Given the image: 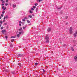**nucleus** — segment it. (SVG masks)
<instances>
[{"label":"nucleus","mask_w":77,"mask_h":77,"mask_svg":"<svg viewBox=\"0 0 77 77\" xmlns=\"http://www.w3.org/2000/svg\"><path fill=\"white\" fill-rule=\"evenodd\" d=\"M63 45L64 47H65V44H64Z\"/></svg>","instance_id":"603ef678"},{"label":"nucleus","mask_w":77,"mask_h":77,"mask_svg":"<svg viewBox=\"0 0 77 77\" xmlns=\"http://www.w3.org/2000/svg\"><path fill=\"white\" fill-rule=\"evenodd\" d=\"M77 31H76L75 32V33L73 34L74 38H76V36H77Z\"/></svg>","instance_id":"20e7f679"},{"label":"nucleus","mask_w":77,"mask_h":77,"mask_svg":"<svg viewBox=\"0 0 77 77\" xmlns=\"http://www.w3.org/2000/svg\"><path fill=\"white\" fill-rule=\"evenodd\" d=\"M44 77H45V75H44Z\"/></svg>","instance_id":"13d9d810"},{"label":"nucleus","mask_w":77,"mask_h":77,"mask_svg":"<svg viewBox=\"0 0 77 77\" xmlns=\"http://www.w3.org/2000/svg\"><path fill=\"white\" fill-rule=\"evenodd\" d=\"M29 13L30 14H32V13H33V11H29Z\"/></svg>","instance_id":"a211bd4d"},{"label":"nucleus","mask_w":77,"mask_h":77,"mask_svg":"<svg viewBox=\"0 0 77 77\" xmlns=\"http://www.w3.org/2000/svg\"><path fill=\"white\" fill-rule=\"evenodd\" d=\"M68 18V16H66V19H67V18Z\"/></svg>","instance_id":"5701e85b"},{"label":"nucleus","mask_w":77,"mask_h":77,"mask_svg":"<svg viewBox=\"0 0 77 77\" xmlns=\"http://www.w3.org/2000/svg\"><path fill=\"white\" fill-rule=\"evenodd\" d=\"M28 17H29L30 18H32V16L30 15H29Z\"/></svg>","instance_id":"9b49d317"},{"label":"nucleus","mask_w":77,"mask_h":77,"mask_svg":"<svg viewBox=\"0 0 77 77\" xmlns=\"http://www.w3.org/2000/svg\"><path fill=\"white\" fill-rule=\"evenodd\" d=\"M16 4H13V7L14 8H15L16 7Z\"/></svg>","instance_id":"0eeeda50"},{"label":"nucleus","mask_w":77,"mask_h":77,"mask_svg":"<svg viewBox=\"0 0 77 77\" xmlns=\"http://www.w3.org/2000/svg\"><path fill=\"white\" fill-rule=\"evenodd\" d=\"M21 32H19V35H21Z\"/></svg>","instance_id":"7c9ffc66"},{"label":"nucleus","mask_w":77,"mask_h":77,"mask_svg":"<svg viewBox=\"0 0 77 77\" xmlns=\"http://www.w3.org/2000/svg\"><path fill=\"white\" fill-rule=\"evenodd\" d=\"M19 26H21V24H19Z\"/></svg>","instance_id":"79ce46f5"},{"label":"nucleus","mask_w":77,"mask_h":77,"mask_svg":"<svg viewBox=\"0 0 77 77\" xmlns=\"http://www.w3.org/2000/svg\"><path fill=\"white\" fill-rule=\"evenodd\" d=\"M4 0H1V2H3V1Z\"/></svg>","instance_id":"864d4df0"},{"label":"nucleus","mask_w":77,"mask_h":77,"mask_svg":"<svg viewBox=\"0 0 77 77\" xmlns=\"http://www.w3.org/2000/svg\"><path fill=\"white\" fill-rule=\"evenodd\" d=\"M17 37L18 38H19L20 37V34H18L17 35Z\"/></svg>","instance_id":"412c9836"},{"label":"nucleus","mask_w":77,"mask_h":77,"mask_svg":"<svg viewBox=\"0 0 77 77\" xmlns=\"http://www.w3.org/2000/svg\"><path fill=\"white\" fill-rule=\"evenodd\" d=\"M43 72H45V70H44V69H43Z\"/></svg>","instance_id":"ea45409f"},{"label":"nucleus","mask_w":77,"mask_h":77,"mask_svg":"<svg viewBox=\"0 0 77 77\" xmlns=\"http://www.w3.org/2000/svg\"><path fill=\"white\" fill-rule=\"evenodd\" d=\"M17 55L18 57H23L24 56V55L19 53H17Z\"/></svg>","instance_id":"f03ea898"},{"label":"nucleus","mask_w":77,"mask_h":77,"mask_svg":"<svg viewBox=\"0 0 77 77\" xmlns=\"http://www.w3.org/2000/svg\"><path fill=\"white\" fill-rule=\"evenodd\" d=\"M5 6H8V4L6 3L5 4Z\"/></svg>","instance_id":"c756f323"},{"label":"nucleus","mask_w":77,"mask_h":77,"mask_svg":"<svg viewBox=\"0 0 77 77\" xmlns=\"http://www.w3.org/2000/svg\"><path fill=\"white\" fill-rule=\"evenodd\" d=\"M10 46L11 47H13V45H12V44H11V45H10Z\"/></svg>","instance_id":"dca6fc26"},{"label":"nucleus","mask_w":77,"mask_h":77,"mask_svg":"<svg viewBox=\"0 0 77 77\" xmlns=\"http://www.w3.org/2000/svg\"><path fill=\"white\" fill-rule=\"evenodd\" d=\"M8 0H6V3H8Z\"/></svg>","instance_id":"37998d69"},{"label":"nucleus","mask_w":77,"mask_h":77,"mask_svg":"<svg viewBox=\"0 0 77 77\" xmlns=\"http://www.w3.org/2000/svg\"><path fill=\"white\" fill-rule=\"evenodd\" d=\"M25 20H26V19H22V21H23L25 22Z\"/></svg>","instance_id":"bb28decb"},{"label":"nucleus","mask_w":77,"mask_h":77,"mask_svg":"<svg viewBox=\"0 0 77 77\" xmlns=\"http://www.w3.org/2000/svg\"><path fill=\"white\" fill-rule=\"evenodd\" d=\"M39 2H41V0H38Z\"/></svg>","instance_id":"de8ad7c7"},{"label":"nucleus","mask_w":77,"mask_h":77,"mask_svg":"<svg viewBox=\"0 0 77 77\" xmlns=\"http://www.w3.org/2000/svg\"><path fill=\"white\" fill-rule=\"evenodd\" d=\"M32 16H35V14H32Z\"/></svg>","instance_id":"a19ab883"},{"label":"nucleus","mask_w":77,"mask_h":77,"mask_svg":"<svg viewBox=\"0 0 77 77\" xmlns=\"http://www.w3.org/2000/svg\"><path fill=\"white\" fill-rule=\"evenodd\" d=\"M5 38L6 39H8V37L7 36H5Z\"/></svg>","instance_id":"cd10ccee"},{"label":"nucleus","mask_w":77,"mask_h":77,"mask_svg":"<svg viewBox=\"0 0 77 77\" xmlns=\"http://www.w3.org/2000/svg\"><path fill=\"white\" fill-rule=\"evenodd\" d=\"M27 21L28 23H30V21H29V20H27Z\"/></svg>","instance_id":"4468645a"},{"label":"nucleus","mask_w":77,"mask_h":77,"mask_svg":"<svg viewBox=\"0 0 77 77\" xmlns=\"http://www.w3.org/2000/svg\"><path fill=\"white\" fill-rule=\"evenodd\" d=\"M36 55H38V54L36 53Z\"/></svg>","instance_id":"6e6d98bb"},{"label":"nucleus","mask_w":77,"mask_h":77,"mask_svg":"<svg viewBox=\"0 0 77 77\" xmlns=\"http://www.w3.org/2000/svg\"><path fill=\"white\" fill-rule=\"evenodd\" d=\"M4 24L5 26H6V25H7V23H4Z\"/></svg>","instance_id":"b1692460"},{"label":"nucleus","mask_w":77,"mask_h":77,"mask_svg":"<svg viewBox=\"0 0 77 77\" xmlns=\"http://www.w3.org/2000/svg\"><path fill=\"white\" fill-rule=\"evenodd\" d=\"M13 1H15V0H12Z\"/></svg>","instance_id":"680f3d73"},{"label":"nucleus","mask_w":77,"mask_h":77,"mask_svg":"<svg viewBox=\"0 0 77 77\" xmlns=\"http://www.w3.org/2000/svg\"><path fill=\"white\" fill-rule=\"evenodd\" d=\"M28 19V17H25L24 18V19L25 20H27V19Z\"/></svg>","instance_id":"f8f14e48"},{"label":"nucleus","mask_w":77,"mask_h":77,"mask_svg":"<svg viewBox=\"0 0 77 77\" xmlns=\"http://www.w3.org/2000/svg\"><path fill=\"white\" fill-rule=\"evenodd\" d=\"M2 33H6V30H2Z\"/></svg>","instance_id":"6e6552de"},{"label":"nucleus","mask_w":77,"mask_h":77,"mask_svg":"<svg viewBox=\"0 0 77 77\" xmlns=\"http://www.w3.org/2000/svg\"><path fill=\"white\" fill-rule=\"evenodd\" d=\"M2 18V17L1 16L0 17V19H1Z\"/></svg>","instance_id":"5fc2aeb1"},{"label":"nucleus","mask_w":77,"mask_h":77,"mask_svg":"<svg viewBox=\"0 0 77 77\" xmlns=\"http://www.w3.org/2000/svg\"><path fill=\"white\" fill-rule=\"evenodd\" d=\"M2 23H3V22L2 21H0V24H2Z\"/></svg>","instance_id":"393cba45"},{"label":"nucleus","mask_w":77,"mask_h":77,"mask_svg":"<svg viewBox=\"0 0 77 77\" xmlns=\"http://www.w3.org/2000/svg\"><path fill=\"white\" fill-rule=\"evenodd\" d=\"M62 8V7H60V8H57V9H61V8Z\"/></svg>","instance_id":"6ab92c4d"},{"label":"nucleus","mask_w":77,"mask_h":77,"mask_svg":"<svg viewBox=\"0 0 77 77\" xmlns=\"http://www.w3.org/2000/svg\"><path fill=\"white\" fill-rule=\"evenodd\" d=\"M74 58H77V57H76V56H75V57H74Z\"/></svg>","instance_id":"09e8293b"},{"label":"nucleus","mask_w":77,"mask_h":77,"mask_svg":"<svg viewBox=\"0 0 77 77\" xmlns=\"http://www.w3.org/2000/svg\"><path fill=\"white\" fill-rule=\"evenodd\" d=\"M5 20H3V22H5Z\"/></svg>","instance_id":"49530a36"},{"label":"nucleus","mask_w":77,"mask_h":77,"mask_svg":"<svg viewBox=\"0 0 77 77\" xmlns=\"http://www.w3.org/2000/svg\"><path fill=\"white\" fill-rule=\"evenodd\" d=\"M0 27H2V25L0 24Z\"/></svg>","instance_id":"3c124183"},{"label":"nucleus","mask_w":77,"mask_h":77,"mask_svg":"<svg viewBox=\"0 0 77 77\" xmlns=\"http://www.w3.org/2000/svg\"><path fill=\"white\" fill-rule=\"evenodd\" d=\"M19 23H21L22 22H21V21H19Z\"/></svg>","instance_id":"72a5a7b5"},{"label":"nucleus","mask_w":77,"mask_h":77,"mask_svg":"<svg viewBox=\"0 0 77 77\" xmlns=\"http://www.w3.org/2000/svg\"><path fill=\"white\" fill-rule=\"evenodd\" d=\"M23 29H25V28H26L24 26L23 27Z\"/></svg>","instance_id":"c03bdc74"},{"label":"nucleus","mask_w":77,"mask_h":77,"mask_svg":"<svg viewBox=\"0 0 77 77\" xmlns=\"http://www.w3.org/2000/svg\"><path fill=\"white\" fill-rule=\"evenodd\" d=\"M38 5V3H36L35 4V5L36 6H37V5Z\"/></svg>","instance_id":"4be33fe9"},{"label":"nucleus","mask_w":77,"mask_h":77,"mask_svg":"<svg viewBox=\"0 0 77 77\" xmlns=\"http://www.w3.org/2000/svg\"><path fill=\"white\" fill-rule=\"evenodd\" d=\"M38 8H36V12H38Z\"/></svg>","instance_id":"9d476101"},{"label":"nucleus","mask_w":77,"mask_h":77,"mask_svg":"<svg viewBox=\"0 0 77 77\" xmlns=\"http://www.w3.org/2000/svg\"><path fill=\"white\" fill-rule=\"evenodd\" d=\"M26 25H25V28H26Z\"/></svg>","instance_id":"8fccbe9b"},{"label":"nucleus","mask_w":77,"mask_h":77,"mask_svg":"<svg viewBox=\"0 0 77 77\" xmlns=\"http://www.w3.org/2000/svg\"><path fill=\"white\" fill-rule=\"evenodd\" d=\"M12 74H15V72H12Z\"/></svg>","instance_id":"58836bf2"},{"label":"nucleus","mask_w":77,"mask_h":77,"mask_svg":"<svg viewBox=\"0 0 77 77\" xmlns=\"http://www.w3.org/2000/svg\"><path fill=\"white\" fill-rule=\"evenodd\" d=\"M31 10L32 11H34V9H33V8H31Z\"/></svg>","instance_id":"473e14b6"},{"label":"nucleus","mask_w":77,"mask_h":77,"mask_svg":"<svg viewBox=\"0 0 77 77\" xmlns=\"http://www.w3.org/2000/svg\"><path fill=\"white\" fill-rule=\"evenodd\" d=\"M45 38L46 40L45 42L46 43H49V37H48V35L47 36H46Z\"/></svg>","instance_id":"f257e3e1"},{"label":"nucleus","mask_w":77,"mask_h":77,"mask_svg":"<svg viewBox=\"0 0 77 77\" xmlns=\"http://www.w3.org/2000/svg\"><path fill=\"white\" fill-rule=\"evenodd\" d=\"M33 8H34V9H35V8H36V6H34L33 7Z\"/></svg>","instance_id":"e433bc0d"},{"label":"nucleus","mask_w":77,"mask_h":77,"mask_svg":"<svg viewBox=\"0 0 77 77\" xmlns=\"http://www.w3.org/2000/svg\"><path fill=\"white\" fill-rule=\"evenodd\" d=\"M11 38H15V36H11Z\"/></svg>","instance_id":"2eb2a0df"},{"label":"nucleus","mask_w":77,"mask_h":77,"mask_svg":"<svg viewBox=\"0 0 77 77\" xmlns=\"http://www.w3.org/2000/svg\"><path fill=\"white\" fill-rule=\"evenodd\" d=\"M71 49L72 50V51H74V48H73L72 47H71Z\"/></svg>","instance_id":"ddd939ff"},{"label":"nucleus","mask_w":77,"mask_h":77,"mask_svg":"<svg viewBox=\"0 0 77 77\" xmlns=\"http://www.w3.org/2000/svg\"><path fill=\"white\" fill-rule=\"evenodd\" d=\"M35 65H38V63H35Z\"/></svg>","instance_id":"2f4dec72"},{"label":"nucleus","mask_w":77,"mask_h":77,"mask_svg":"<svg viewBox=\"0 0 77 77\" xmlns=\"http://www.w3.org/2000/svg\"><path fill=\"white\" fill-rule=\"evenodd\" d=\"M2 6H4V5H5L4 4H2Z\"/></svg>","instance_id":"a18cd8bd"},{"label":"nucleus","mask_w":77,"mask_h":77,"mask_svg":"<svg viewBox=\"0 0 77 77\" xmlns=\"http://www.w3.org/2000/svg\"><path fill=\"white\" fill-rule=\"evenodd\" d=\"M8 18V16L6 15V17H4V20H5L6 18Z\"/></svg>","instance_id":"1a4fd4ad"},{"label":"nucleus","mask_w":77,"mask_h":77,"mask_svg":"<svg viewBox=\"0 0 77 77\" xmlns=\"http://www.w3.org/2000/svg\"><path fill=\"white\" fill-rule=\"evenodd\" d=\"M72 27H70L69 29V33L70 34H72Z\"/></svg>","instance_id":"7ed1b4c3"},{"label":"nucleus","mask_w":77,"mask_h":77,"mask_svg":"<svg viewBox=\"0 0 77 77\" xmlns=\"http://www.w3.org/2000/svg\"><path fill=\"white\" fill-rule=\"evenodd\" d=\"M2 3H5V1H3L2 2Z\"/></svg>","instance_id":"c9c22d12"},{"label":"nucleus","mask_w":77,"mask_h":77,"mask_svg":"<svg viewBox=\"0 0 77 77\" xmlns=\"http://www.w3.org/2000/svg\"><path fill=\"white\" fill-rule=\"evenodd\" d=\"M51 30V28L48 27L47 29V31L48 32H50Z\"/></svg>","instance_id":"39448f33"},{"label":"nucleus","mask_w":77,"mask_h":77,"mask_svg":"<svg viewBox=\"0 0 77 77\" xmlns=\"http://www.w3.org/2000/svg\"><path fill=\"white\" fill-rule=\"evenodd\" d=\"M3 15H4L3 14H2L1 15V17H3Z\"/></svg>","instance_id":"4c0bfd02"},{"label":"nucleus","mask_w":77,"mask_h":77,"mask_svg":"<svg viewBox=\"0 0 77 77\" xmlns=\"http://www.w3.org/2000/svg\"><path fill=\"white\" fill-rule=\"evenodd\" d=\"M15 41V39H12V40L11 41V42H13V41Z\"/></svg>","instance_id":"f3484780"},{"label":"nucleus","mask_w":77,"mask_h":77,"mask_svg":"<svg viewBox=\"0 0 77 77\" xmlns=\"http://www.w3.org/2000/svg\"><path fill=\"white\" fill-rule=\"evenodd\" d=\"M22 28H20V29H19V30L20 31V30H22Z\"/></svg>","instance_id":"a878e982"},{"label":"nucleus","mask_w":77,"mask_h":77,"mask_svg":"<svg viewBox=\"0 0 77 77\" xmlns=\"http://www.w3.org/2000/svg\"><path fill=\"white\" fill-rule=\"evenodd\" d=\"M5 11H3L2 12V14H5Z\"/></svg>","instance_id":"aec40b11"},{"label":"nucleus","mask_w":77,"mask_h":77,"mask_svg":"<svg viewBox=\"0 0 77 77\" xmlns=\"http://www.w3.org/2000/svg\"><path fill=\"white\" fill-rule=\"evenodd\" d=\"M1 29H3V27L2 26L1 27Z\"/></svg>","instance_id":"f704fd0d"},{"label":"nucleus","mask_w":77,"mask_h":77,"mask_svg":"<svg viewBox=\"0 0 77 77\" xmlns=\"http://www.w3.org/2000/svg\"><path fill=\"white\" fill-rule=\"evenodd\" d=\"M41 1H42V0H40V2H41Z\"/></svg>","instance_id":"bf43d9fd"},{"label":"nucleus","mask_w":77,"mask_h":77,"mask_svg":"<svg viewBox=\"0 0 77 77\" xmlns=\"http://www.w3.org/2000/svg\"><path fill=\"white\" fill-rule=\"evenodd\" d=\"M74 59L75 60V61H77V58H75Z\"/></svg>","instance_id":"c85d7f7f"},{"label":"nucleus","mask_w":77,"mask_h":77,"mask_svg":"<svg viewBox=\"0 0 77 77\" xmlns=\"http://www.w3.org/2000/svg\"><path fill=\"white\" fill-rule=\"evenodd\" d=\"M37 59H38V60H39V58H37Z\"/></svg>","instance_id":"052dcab7"},{"label":"nucleus","mask_w":77,"mask_h":77,"mask_svg":"<svg viewBox=\"0 0 77 77\" xmlns=\"http://www.w3.org/2000/svg\"><path fill=\"white\" fill-rule=\"evenodd\" d=\"M43 59H44V60H45V59H44V58H43Z\"/></svg>","instance_id":"4d7b16f0"},{"label":"nucleus","mask_w":77,"mask_h":77,"mask_svg":"<svg viewBox=\"0 0 77 77\" xmlns=\"http://www.w3.org/2000/svg\"><path fill=\"white\" fill-rule=\"evenodd\" d=\"M2 9L3 10V11H5L6 9V8H5V7L4 6H2Z\"/></svg>","instance_id":"423d86ee"}]
</instances>
